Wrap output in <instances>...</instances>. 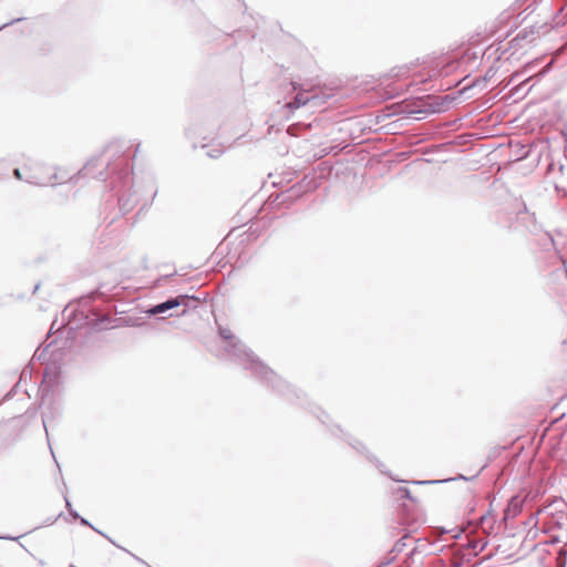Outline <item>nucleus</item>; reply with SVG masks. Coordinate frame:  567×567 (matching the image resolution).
<instances>
[{
    "label": "nucleus",
    "instance_id": "12",
    "mask_svg": "<svg viewBox=\"0 0 567 567\" xmlns=\"http://www.w3.org/2000/svg\"><path fill=\"white\" fill-rule=\"evenodd\" d=\"M43 425H44V429H47V421L43 420ZM45 433L48 434V430H45Z\"/></svg>",
    "mask_w": 567,
    "mask_h": 567
},
{
    "label": "nucleus",
    "instance_id": "1",
    "mask_svg": "<svg viewBox=\"0 0 567 567\" xmlns=\"http://www.w3.org/2000/svg\"><path fill=\"white\" fill-rule=\"evenodd\" d=\"M220 337L227 342L226 351L227 353L234 358V360L239 361L245 369L251 370V372L267 381H272L276 378L274 371L264 365L251 352H249L240 341L235 340L230 329L228 328H219Z\"/></svg>",
    "mask_w": 567,
    "mask_h": 567
},
{
    "label": "nucleus",
    "instance_id": "7",
    "mask_svg": "<svg viewBox=\"0 0 567 567\" xmlns=\"http://www.w3.org/2000/svg\"><path fill=\"white\" fill-rule=\"evenodd\" d=\"M93 166V162H89L84 168H83V172H84V175H93V173L91 172V168Z\"/></svg>",
    "mask_w": 567,
    "mask_h": 567
},
{
    "label": "nucleus",
    "instance_id": "3",
    "mask_svg": "<svg viewBox=\"0 0 567 567\" xmlns=\"http://www.w3.org/2000/svg\"><path fill=\"white\" fill-rule=\"evenodd\" d=\"M291 93H295V96L285 104V107L290 111H295L306 104H308L315 95H310V90L305 87L303 84L291 82L289 84Z\"/></svg>",
    "mask_w": 567,
    "mask_h": 567
},
{
    "label": "nucleus",
    "instance_id": "11",
    "mask_svg": "<svg viewBox=\"0 0 567 567\" xmlns=\"http://www.w3.org/2000/svg\"><path fill=\"white\" fill-rule=\"evenodd\" d=\"M79 519H80V523H81L82 525H84V526H90L89 522H87L85 518L80 517Z\"/></svg>",
    "mask_w": 567,
    "mask_h": 567
},
{
    "label": "nucleus",
    "instance_id": "10",
    "mask_svg": "<svg viewBox=\"0 0 567 567\" xmlns=\"http://www.w3.org/2000/svg\"><path fill=\"white\" fill-rule=\"evenodd\" d=\"M14 176H16L17 178H19V179H22V176H21V172H20V169H18V168H16V169H14Z\"/></svg>",
    "mask_w": 567,
    "mask_h": 567
},
{
    "label": "nucleus",
    "instance_id": "14",
    "mask_svg": "<svg viewBox=\"0 0 567 567\" xmlns=\"http://www.w3.org/2000/svg\"><path fill=\"white\" fill-rule=\"evenodd\" d=\"M9 23H3V25L0 27V29L7 27Z\"/></svg>",
    "mask_w": 567,
    "mask_h": 567
},
{
    "label": "nucleus",
    "instance_id": "9",
    "mask_svg": "<svg viewBox=\"0 0 567 567\" xmlns=\"http://www.w3.org/2000/svg\"><path fill=\"white\" fill-rule=\"evenodd\" d=\"M69 513H70V515H71L73 518H76V519H78V518H80L79 514H78L75 511H73L72 508H70Z\"/></svg>",
    "mask_w": 567,
    "mask_h": 567
},
{
    "label": "nucleus",
    "instance_id": "2",
    "mask_svg": "<svg viewBox=\"0 0 567 567\" xmlns=\"http://www.w3.org/2000/svg\"><path fill=\"white\" fill-rule=\"evenodd\" d=\"M52 167L35 166L34 172L27 178V182L38 186H53L65 181L64 176L59 177Z\"/></svg>",
    "mask_w": 567,
    "mask_h": 567
},
{
    "label": "nucleus",
    "instance_id": "8",
    "mask_svg": "<svg viewBox=\"0 0 567 567\" xmlns=\"http://www.w3.org/2000/svg\"><path fill=\"white\" fill-rule=\"evenodd\" d=\"M400 493L402 494L403 497L409 498V499L411 498V494L408 488H401Z\"/></svg>",
    "mask_w": 567,
    "mask_h": 567
},
{
    "label": "nucleus",
    "instance_id": "5",
    "mask_svg": "<svg viewBox=\"0 0 567 567\" xmlns=\"http://www.w3.org/2000/svg\"><path fill=\"white\" fill-rule=\"evenodd\" d=\"M523 501L518 496H514L511 498L505 513V519L515 518L522 511Z\"/></svg>",
    "mask_w": 567,
    "mask_h": 567
},
{
    "label": "nucleus",
    "instance_id": "13",
    "mask_svg": "<svg viewBox=\"0 0 567 567\" xmlns=\"http://www.w3.org/2000/svg\"><path fill=\"white\" fill-rule=\"evenodd\" d=\"M66 507L70 509L71 508V504L70 502L66 499Z\"/></svg>",
    "mask_w": 567,
    "mask_h": 567
},
{
    "label": "nucleus",
    "instance_id": "6",
    "mask_svg": "<svg viewBox=\"0 0 567 567\" xmlns=\"http://www.w3.org/2000/svg\"><path fill=\"white\" fill-rule=\"evenodd\" d=\"M224 152L223 148L208 150L206 155L212 158H217Z\"/></svg>",
    "mask_w": 567,
    "mask_h": 567
},
{
    "label": "nucleus",
    "instance_id": "4",
    "mask_svg": "<svg viewBox=\"0 0 567 567\" xmlns=\"http://www.w3.org/2000/svg\"><path fill=\"white\" fill-rule=\"evenodd\" d=\"M188 297L187 296H179L177 298L168 299L165 302H162L159 305L154 306L148 310V313L152 316L164 313L167 310L177 308L181 306L182 301H185Z\"/></svg>",
    "mask_w": 567,
    "mask_h": 567
}]
</instances>
